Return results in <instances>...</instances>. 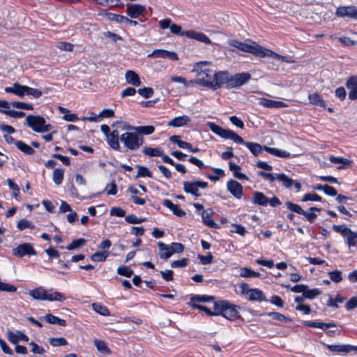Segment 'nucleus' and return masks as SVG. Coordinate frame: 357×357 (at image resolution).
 Returning <instances> with one entry per match:
<instances>
[{
    "label": "nucleus",
    "instance_id": "obj_16",
    "mask_svg": "<svg viewBox=\"0 0 357 357\" xmlns=\"http://www.w3.org/2000/svg\"><path fill=\"white\" fill-rule=\"evenodd\" d=\"M145 10V7L141 4H128L127 5L126 13L130 18L135 19L142 15Z\"/></svg>",
    "mask_w": 357,
    "mask_h": 357
},
{
    "label": "nucleus",
    "instance_id": "obj_61",
    "mask_svg": "<svg viewBox=\"0 0 357 357\" xmlns=\"http://www.w3.org/2000/svg\"><path fill=\"white\" fill-rule=\"evenodd\" d=\"M0 291L6 292H15L17 287L8 283L0 281Z\"/></svg>",
    "mask_w": 357,
    "mask_h": 357
},
{
    "label": "nucleus",
    "instance_id": "obj_27",
    "mask_svg": "<svg viewBox=\"0 0 357 357\" xmlns=\"http://www.w3.org/2000/svg\"><path fill=\"white\" fill-rule=\"evenodd\" d=\"M190 121V118L188 116L183 115L174 118L168 122L167 125L172 127H181L188 124Z\"/></svg>",
    "mask_w": 357,
    "mask_h": 357
},
{
    "label": "nucleus",
    "instance_id": "obj_1",
    "mask_svg": "<svg viewBox=\"0 0 357 357\" xmlns=\"http://www.w3.org/2000/svg\"><path fill=\"white\" fill-rule=\"evenodd\" d=\"M206 126L209 128L211 132L219 137L226 139H231L237 144H244L255 156L261 154L264 149V147H262L259 144L251 142H245L241 136L233 130L225 129L222 127L216 125L215 123L208 121L206 123Z\"/></svg>",
    "mask_w": 357,
    "mask_h": 357
},
{
    "label": "nucleus",
    "instance_id": "obj_62",
    "mask_svg": "<svg viewBox=\"0 0 357 357\" xmlns=\"http://www.w3.org/2000/svg\"><path fill=\"white\" fill-rule=\"evenodd\" d=\"M338 41L344 46H354L357 45V41L351 40L349 37H340L337 38Z\"/></svg>",
    "mask_w": 357,
    "mask_h": 357
},
{
    "label": "nucleus",
    "instance_id": "obj_46",
    "mask_svg": "<svg viewBox=\"0 0 357 357\" xmlns=\"http://www.w3.org/2000/svg\"><path fill=\"white\" fill-rule=\"evenodd\" d=\"M64 171L63 169L56 168L53 172V181L56 185H60L63 179Z\"/></svg>",
    "mask_w": 357,
    "mask_h": 357
},
{
    "label": "nucleus",
    "instance_id": "obj_10",
    "mask_svg": "<svg viewBox=\"0 0 357 357\" xmlns=\"http://www.w3.org/2000/svg\"><path fill=\"white\" fill-rule=\"evenodd\" d=\"M12 253L14 256L18 257H23L25 255H36L33 245L29 243H24L19 245L12 250Z\"/></svg>",
    "mask_w": 357,
    "mask_h": 357
},
{
    "label": "nucleus",
    "instance_id": "obj_45",
    "mask_svg": "<svg viewBox=\"0 0 357 357\" xmlns=\"http://www.w3.org/2000/svg\"><path fill=\"white\" fill-rule=\"evenodd\" d=\"M136 167L137 169V174L136 175V178L146 177V176L149 177V178L153 177L151 172L146 167L142 166V165H137Z\"/></svg>",
    "mask_w": 357,
    "mask_h": 357
},
{
    "label": "nucleus",
    "instance_id": "obj_63",
    "mask_svg": "<svg viewBox=\"0 0 357 357\" xmlns=\"http://www.w3.org/2000/svg\"><path fill=\"white\" fill-rule=\"evenodd\" d=\"M137 92L145 98H151L153 94V90L151 87H144L138 89Z\"/></svg>",
    "mask_w": 357,
    "mask_h": 357
},
{
    "label": "nucleus",
    "instance_id": "obj_56",
    "mask_svg": "<svg viewBox=\"0 0 357 357\" xmlns=\"http://www.w3.org/2000/svg\"><path fill=\"white\" fill-rule=\"evenodd\" d=\"M286 206L289 210L298 214L302 215L304 213V210L298 204H294L291 202H287Z\"/></svg>",
    "mask_w": 357,
    "mask_h": 357
},
{
    "label": "nucleus",
    "instance_id": "obj_7",
    "mask_svg": "<svg viewBox=\"0 0 357 357\" xmlns=\"http://www.w3.org/2000/svg\"><path fill=\"white\" fill-rule=\"evenodd\" d=\"M228 43L230 46L234 47L245 52L251 53L259 57L263 49L262 46H260L255 43H252V44H247L238 40H229Z\"/></svg>",
    "mask_w": 357,
    "mask_h": 357
},
{
    "label": "nucleus",
    "instance_id": "obj_2",
    "mask_svg": "<svg viewBox=\"0 0 357 357\" xmlns=\"http://www.w3.org/2000/svg\"><path fill=\"white\" fill-rule=\"evenodd\" d=\"M207 63L206 61H202L194 66L192 71L197 73V78L191 80L190 83L195 82L212 89L215 73L207 67Z\"/></svg>",
    "mask_w": 357,
    "mask_h": 357
},
{
    "label": "nucleus",
    "instance_id": "obj_22",
    "mask_svg": "<svg viewBox=\"0 0 357 357\" xmlns=\"http://www.w3.org/2000/svg\"><path fill=\"white\" fill-rule=\"evenodd\" d=\"M123 130H135L136 131L139 135H151L152 134L155 128L152 126H128L126 127H124Z\"/></svg>",
    "mask_w": 357,
    "mask_h": 357
},
{
    "label": "nucleus",
    "instance_id": "obj_12",
    "mask_svg": "<svg viewBox=\"0 0 357 357\" xmlns=\"http://www.w3.org/2000/svg\"><path fill=\"white\" fill-rule=\"evenodd\" d=\"M251 79V75L248 73H242L235 74L230 77L229 88L240 86Z\"/></svg>",
    "mask_w": 357,
    "mask_h": 357
},
{
    "label": "nucleus",
    "instance_id": "obj_58",
    "mask_svg": "<svg viewBox=\"0 0 357 357\" xmlns=\"http://www.w3.org/2000/svg\"><path fill=\"white\" fill-rule=\"evenodd\" d=\"M125 220L127 222H128L130 224H139V223H142L144 221H145L146 218H137L134 214H130V215H126L125 217Z\"/></svg>",
    "mask_w": 357,
    "mask_h": 357
},
{
    "label": "nucleus",
    "instance_id": "obj_54",
    "mask_svg": "<svg viewBox=\"0 0 357 357\" xmlns=\"http://www.w3.org/2000/svg\"><path fill=\"white\" fill-rule=\"evenodd\" d=\"M25 95L33 96L38 98L42 96V91L27 86H25Z\"/></svg>",
    "mask_w": 357,
    "mask_h": 357
},
{
    "label": "nucleus",
    "instance_id": "obj_3",
    "mask_svg": "<svg viewBox=\"0 0 357 357\" xmlns=\"http://www.w3.org/2000/svg\"><path fill=\"white\" fill-rule=\"evenodd\" d=\"M28 294L35 300L63 302L66 296L63 294L53 289H45L42 287L29 290Z\"/></svg>",
    "mask_w": 357,
    "mask_h": 357
},
{
    "label": "nucleus",
    "instance_id": "obj_30",
    "mask_svg": "<svg viewBox=\"0 0 357 357\" xmlns=\"http://www.w3.org/2000/svg\"><path fill=\"white\" fill-rule=\"evenodd\" d=\"M329 160L334 164H340L341 165L337 167L338 169H343L344 167H351L352 163V161L347 158L335 157L333 155H331L329 157Z\"/></svg>",
    "mask_w": 357,
    "mask_h": 357
},
{
    "label": "nucleus",
    "instance_id": "obj_24",
    "mask_svg": "<svg viewBox=\"0 0 357 357\" xmlns=\"http://www.w3.org/2000/svg\"><path fill=\"white\" fill-rule=\"evenodd\" d=\"M213 210L211 208H208L206 211H203L202 212V218L203 222L208 227L211 228H217L218 227V224L215 223L212 219Z\"/></svg>",
    "mask_w": 357,
    "mask_h": 357
},
{
    "label": "nucleus",
    "instance_id": "obj_18",
    "mask_svg": "<svg viewBox=\"0 0 357 357\" xmlns=\"http://www.w3.org/2000/svg\"><path fill=\"white\" fill-rule=\"evenodd\" d=\"M120 136L117 130H114L107 136V142L109 146L114 150L119 151L120 149Z\"/></svg>",
    "mask_w": 357,
    "mask_h": 357
},
{
    "label": "nucleus",
    "instance_id": "obj_23",
    "mask_svg": "<svg viewBox=\"0 0 357 357\" xmlns=\"http://www.w3.org/2000/svg\"><path fill=\"white\" fill-rule=\"evenodd\" d=\"M248 299L250 301H266V298L263 291L259 289H251L248 294Z\"/></svg>",
    "mask_w": 357,
    "mask_h": 357
},
{
    "label": "nucleus",
    "instance_id": "obj_38",
    "mask_svg": "<svg viewBox=\"0 0 357 357\" xmlns=\"http://www.w3.org/2000/svg\"><path fill=\"white\" fill-rule=\"evenodd\" d=\"M310 102L314 105L322 107H326V104L323 98L317 93L310 94L308 96Z\"/></svg>",
    "mask_w": 357,
    "mask_h": 357
},
{
    "label": "nucleus",
    "instance_id": "obj_39",
    "mask_svg": "<svg viewBox=\"0 0 357 357\" xmlns=\"http://www.w3.org/2000/svg\"><path fill=\"white\" fill-rule=\"evenodd\" d=\"M327 348L331 351L349 353L351 347L349 344H328Z\"/></svg>",
    "mask_w": 357,
    "mask_h": 357
},
{
    "label": "nucleus",
    "instance_id": "obj_32",
    "mask_svg": "<svg viewBox=\"0 0 357 357\" xmlns=\"http://www.w3.org/2000/svg\"><path fill=\"white\" fill-rule=\"evenodd\" d=\"M264 150L267 151L271 155H273L280 158H289L290 157V153L287 152L286 151L280 150L276 148H271L267 146H264Z\"/></svg>",
    "mask_w": 357,
    "mask_h": 357
},
{
    "label": "nucleus",
    "instance_id": "obj_42",
    "mask_svg": "<svg viewBox=\"0 0 357 357\" xmlns=\"http://www.w3.org/2000/svg\"><path fill=\"white\" fill-rule=\"evenodd\" d=\"M109 256V252L107 250L97 251L91 256V259L93 261H104Z\"/></svg>",
    "mask_w": 357,
    "mask_h": 357
},
{
    "label": "nucleus",
    "instance_id": "obj_13",
    "mask_svg": "<svg viewBox=\"0 0 357 357\" xmlns=\"http://www.w3.org/2000/svg\"><path fill=\"white\" fill-rule=\"evenodd\" d=\"M149 57H159L162 59H168L172 61H177L178 59V54L175 52L167 51L165 50H155L148 55Z\"/></svg>",
    "mask_w": 357,
    "mask_h": 357
},
{
    "label": "nucleus",
    "instance_id": "obj_60",
    "mask_svg": "<svg viewBox=\"0 0 357 357\" xmlns=\"http://www.w3.org/2000/svg\"><path fill=\"white\" fill-rule=\"evenodd\" d=\"M118 274L126 277H130L133 274L132 270L128 266H119L117 268Z\"/></svg>",
    "mask_w": 357,
    "mask_h": 357
},
{
    "label": "nucleus",
    "instance_id": "obj_52",
    "mask_svg": "<svg viewBox=\"0 0 357 357\" xmlns=\"http://www.w3.org/2000/svg\"><path fill=\"white\" fill-rule=\"evenodd\" d=\"M11 106L17 109H22L26 110H33V107L31 104L25 103L20 101H12L10 102Z\"/></svg>",
    "mask_w": 357,
    "mask_h": 357
},
{
    "label": "nucleus",
    "instance_id": "obj_44",
    "mask_svg": "<svg viewBox=\"0 0 357 357\" xmlns=\"http://www.w3.org/2000/svg\"><path fill=\"white\" fill-rule=\"evenodd\" d=\"M321 293L322 291L317 288L310 289L307 287L304 290L303 297L308 299H313L319 296Z\"/></svg>",
    "mask_w": 357,
    "mask_h": 357
},
{
    "label": "nucleus",
    "instance_id": "obj_53",
    "mask_svg": "<svg viewBox=\"0 0 357 357\" xmlns=\"http://www.w3.org/2000/svg\"><path fill=\"white\" fill-rule=\"evenodd\" d=\"M85 243L86 240L84 238H78L73 241L70 244L67 245L66 249L68 250H73L83 246Z\"/></svg>",
    "mask_w": 357,
    "mask_h": 357
},
{
    "label": "nucleus",
    "instance_id": "obj_37",
    "mask_svg": "<svg viewBox=\"0 0 357 357\" xmlns=\"http://www.w3.org/2000/svg\"><path fill=\"white\" fill-rule=\"evenodd\" d=\"M142 153L151 157H158L162 156L163 151L161 148H152L149 146H145L142 149Z\"/></svg>",
    "mask_w": 357,
    "mask_h": 357
},
{
    "label": "nucleus",
    "instance_id": "obj_34",
    "mask_svg": "<svg viewBox=\"0 0 357 357\" xmlns=\"http://www.w3.org/2000/svg\"><path fill=\"white\" fill-rule=\"evenodd\" d=\"M253 203L259 206H266L268 199L261 192H255L253 194Z\"/></svg>",
    "mask_w": 357,
    "mask_h": 357
},
{
    "label": "nucleus",
    "instance_id": "obj_5",
    "mask_svg": "<svg viewBox=\"0 0 357 357\" xmlns=\"http://www.w3.org/2000/svg\"><path fill=\"white\" fill-rule=\"evenodd\" d=\"M121 135L120 141L124 146L131 151L138 149L144 143V137L135 130H130Z\"/></svg>",
    "mask_w": 357,
    "mask_h": 357
},
{
    "label": "nucleus",
    "instance_id": "obj_40",
    "mask_svg": "<svg viewBox=\"0 0 357 357\" xmlns=\"http://www.w3.org/2000/svg\"><path fill=\"white\" fill-rule=\"evenodd\" d=\"M91 307L96 312L100 314V315H102V316H109L110 315L109 311L107 309V307L102 304L94 303H92Z\"/></svg>",
    "mask_w": 357,
    "mask_h": 357
},
{
    "label": "nucleus",
    "instance_id": "obj_50",
    "mask_svg": "<svg viewBox=\"0 0 357 357\" xmlns=\"http://www.w3.org/2000/svg\"><path fill=\"white\" fill-rule=\"evenodd\" d=\"M192 307L198 309L199 310L204 311L208 316H215L217 315V312L215 311L213 308H209L205 305H199L198 303L192 304Z\"/></svg>",
    "mask_w": 357,
    "mask_h": 357
},
{
    "label": "nucleus",
    "instance_id": "obj_31",
    "mask_svg": "<svg viewBox=\"0 0 357 357\" xmlns=\"http://www.w3.org/2000/svg\"><path fill=\"white\" fill-rule=\"evenodd\" d=\"M229 169L233 172L234 176L240 180H248V177L241 172V167L232 162H229Z\"/></svg>",
    "mask_w": 357,
    "mask_h": 357
},
{
    "label": "nucleus",
    "instance_id": "obj_17",
    "mask_svg": "<svg viewBox=\"0 0 357 357\" xmlns=\"http://www.w3.org/2000/svg\"><path fill=\"white\" fill-rule=\"evenodd\" d=\"M260 57H261V58L272 57L273 59H278L282 62H285V63H288L293 62V60L291 57L278 54L276 52H274L272 50L266 49L264 47H263Z\"/></svg>",
    "mask_w": 357,
    "mask_h": 357
},
{
    "label": "nucleus",
    "instance_id": "obj_15",
    "mask_svg": "<svg viewBox=\"0 0 357 357\" xmlns=\"http://www.w3.org/2000/svg\"><path fill=\"white\" fill-rule=\"evenodd\" d=\"M227 190L236 198L241 199L243 195V187L238 181L231 179L227 184Z\"/></svg>",
    "mask_w": 357,
    "mask_h": 357
},
{
    "label": "nucleus",
    "instance_id": "obj_9",
    "mask_svg": "<svg viewBox=\"0 0 357 357\" xmlns=\"http://www.w3.org/2000/svg\"><path fill=\"white\" fill-rule=\"evenodd\" d=\"M208 186V183L202 181H195L192 182L184 181L183 182V190L185 192L191 194L196 197L201 196L199 192V188H206Z\"/></svg>",
    "mask_w": 357,
    "mask_h": 357
},
{
    "label": "nucleus",
    "instance_id": "obj_55",
    "mask_svg": "<svg viewBox=\"0 0 357 357\" xmlns=\"http://www.w3.org/2000/svg\"><path fill=\"white\" fill-rule=\"evenodd\" d=\"M330 279L335 282L338 283L342 280V271L339 270H335L328 273Z\"/></svg>",
    "mask_w": 357,
    "mask_h": 357
},
{
    "label": "nucleus",
    "instance_id": "obj_43",
    "mask_svg": "<svg viewBox=\"0 0 357 357\" xmlns=\"http://www.w3.org/2000/svg\"><path fill=\"white\" fill-rule=\"evenodd\" d=\"M169 140L172 143L177 144L179 148H181V149H191V144L180 139V137L178 136V135H173V136H172L169 138Z\"/></svg>",
    "mask_w": 357,
    "mask_h": 357
},
{
    "label": "nucleus",
    "instance_id": "obj_21",
    "mask_svg": "<svg viewBox=\"0 0 357 357\" xmlns=\"http://www.w3.org/2000/svg\"><path fill=\"white\" fill-rule=\"evenodd\" d=\"M347 87L350 89L349 98L355 100L357 98V77H350L346 84Z\"/></svg>",
    "mask_w": 357,
    "mask_h": 357
},
{
    "label": "nucleus",
    "instance_id": "obj_36",
    "mask_svg": "<svg viewBox=\"0 0 357 357\" xmlns=\"http://www.w3.org/2000/svg\"><path fill=\"white\" fill-rule=\"evenodd\" d=\"M44 319L46 322L50 324H56L61 326H66V321L64 319H60L52 314H47L44 317Z\"/></svg>",
    "mask_w": 357,
    "mask_h": 357
},
{
    "label": "nucleus",
    "instance_id": "obj_48",
    "mask_svg": "<svg viewBox=\"0 0 357 357\" xmlns=\"http://www.w3.org/2000/svg\"><path fill=\"white\" fill-rule=\"evenodd\" d=\"M310 211H311L310 213V212H307V211H304V213H303L302 215H304L306 219L310 222H313L314 221V220L317 218V215L314 213L315 211H321V208H317V207H311L310 208Z\"/></svg>",
    "mask_w": 357,
    "mask_h": 357
},
{
    "label": "nucleus",
    "instance_id": "obj_11",
    "mask_svg": "<svg viewBox=\"0 0 357 357\" xmlns=\"http://www.w3.org/2000/svg\"><path fill=\"white\" fill-rule=\"evenodd\" d=\"M212 89L216 90L222 87L225 84H227L229 87L230 76L226 71H219L214 73V79H213Z\"/></svg>",
    "mask_w": 357,
    "mask_h": 357
},
{
    "label": "nucleus",
    "instance_id": "obj_64",
    "mask_svg": "<svg viewBox=\"0 0 357 357\" xmlns=\"http://www.w3.org/2000/svg\"><path fill=\"white\" fill-rule=\"evenodd\" d=\"M303 202L307 201H314V202H320L321 201V197L316 193H307L305 195V196L302 199Z\"/></svg>",
    "mask_w": 357,
    "mask_h": 357
},
{
    "label": "nucleus",
    "instance_id": "obj_20",
    "mask_svg": "<svg viewBox=\"0 0 357 357\" xmlns=\"http://www.w3.org/2000/svg\"><path fill=\"white\" fill-rule=\"evenodd\" d=\"M4 91L8 93H13L20 98H22L25 96V85L15 82L12 86L6 87Z\"/></svg>",
    "mask_w": 357,
    "mask_h": 357
},
{
    "label": "nucleus",
    "instance_id": "obj_4",
    "mask_svg": "<svg viewBox=\"0 0 357 357\" xmlns=\"http://www.w3.org/2000/svg\"><path fill=\"white\" fill-rule=\"evenodd\" d=\"M213 309L217 312V315L221 314L229 320H234L238 317L236 306L226 301H214Z\"/></svg>",
    "mask_w": 357,
    "mask_h": 357
},
{
    "label": "nucleus",
    "instance_id": "obj_25",
    "mask_svg": "<svg viewBox=\"0 0 357 357\" xmlns=\"http://www.w3.org/2000/svg\"><path fill=\"white\" fill-rule=\"evenodd\" d=\"M259 102L261 105L268 108H280L287 107V105L284 102L266 98H260Z\"/></svg>",
    "mask_w": 357,
    "mask_h": 357
},
{
    "label": "nucleus",
    "instance_id": "obj_28",
    "mask_svg": "<svg viewBox=\"0 0 357 357\" xmlns=\"http://www.w3.org/2000/svg\"><path fill=\"white\" fill-rule=\"evenodd\" d=\"M125 78L126 82L132 85L138 86L141 84L139 75L133 70H129L126 73Z\"/></svg>",
    "mask_w": 357,
    "mask_h": 357
},
{
    "label": "nucleus",
    "instance_id": "obj_51",
    "mask_svg": "<svg viewBox=\"0 0 357 357\" xmlns=\"http://www.w3.org/2000/svg\"><path fill=\"white\" fill-rule=\"evenodd\" d=\"M17 227L18 228L19 230L22 231L26 228L33 229L35 228V226L32 223V222H31L26 219H21L18 222Z\"/></svg>",
    "mask_w": 357,
    "mask_h": 357
},
{
    "label": "nucleus",
    "instance_id": "obj_26",
    "mask_svg": "<svg viewBox=\"0 0 357 357\" xmlns=\"http://www.w3.org/2000/svg\"><path fill=\"white\" fill-rule=\"evenodd\" d=\"M186 37L202 42L205 44H211V40L209 39V38L202 32L188 31V33H186Z\"/></svg>",
    "mask_w": 357,
    "mask_h": 357
},
{
    "label": "nucleus",
    "instance_id": "obj_19",
    "mask_svg": "<svg viewBox=\"0 0 357 357\" xmlns=\"http://www.w3.org/2000/svg\"><path fill=\"white\" fill-rule=\"evenodd\" d=\"M7 338L9 340V342L13 344H17L20 340L24 342L29 341L28 336L20 331H17L16 333H14L8 330L7 331Z\"/></svg>",
    "mask_w": 357,
    "mask_h": 357
},
{
    "label": "nucleus",
    "instance_id": "obj_14",
    "mask_svg": "<svg viewBox=\"0 0 357 357\" xmlns=\"http://www.w3.org/2000/svg\"><path fill=\"white\" fill-rule=\"evenodd\" d=\"M335 15L337 17H349L357 19V8L355 6H340L337 8Z\"/></svg>",
    "mask_w": 357,
    "mask_h": 357
},
{
    "label": "nucleus",
    "instance_id": "obj_35",
    "mask_svg": "<svg viewBox=\"0 0 357 357\" xmlns=\"http://www.w3.org/2000/svg\"><path fill=\"white\" fill-rule=\"evenodd\" d=\"M93 344L95 347H96L97 350L103 354H110L111 350L107 346L105 341L99 339H94L93 340Z\"/></svg>",
    "mask_w": 357,
    "mask_h": 357
},
{
    "label": "nucleus",
    "instance_id": "obj_41",
    "mask_svg": "<svg viewBox=\"0 0 357 357\" xmlns=\"http://www.w3.org/2000/svg\"><path fill=\"white\" fill-rule=\"evenodd\" d=\"M15 144L18 149H20L25 154L32 155L35 153V151L30 146L27 145L22 141H17L15 142Z\"/></svg>",
    "mask_w": 357,
    "mask_h": 357
},
{
    "label": "nucleus",
    "instance_id": "obj_8",
    "mask_svg": "<svg viewBox=\"0 0 357 357\" xmlns=\"http://www.w3.org/2000/svg\"><path fill=\"white\" fill-rule=\"evenodd\" d=\"M333 229L347 238V243L349 248L354 247L357 244V233L353 231L344 225H334Z\"/></svg>",
    "mask_w": 357,
    "mask_h": 357
},
{
    "label": "nucleus",
    "instance_id": "obj_49",
    "mask_svg": "<svg viewBox=\"0 0 357 357\" xmlns=\"http://www.w3.org/2000/svg\"><path fill=\"white\" fill-rule=\"evenodd\" d=\"M49 343L52 347H60V346H66L68 344V342L64 337H50L49 338Z\"/></svg>",
    "mask_w": 357,
    "mask_h": 357
},
{
    "label": "nucleus",
    "instance_id": "obj_57",
    "mask_svg": "<svg viewBox=\"0 0 357 357\" xmlns=\"http://www.w3.org/2000/svg\"><path fill=\"white\" fill-rule=\"evenodd\" d=\"M170 31L172 33L181 36H186V33H188V31H183L181 26L176 24H173L170 26Z\"/></svg>",
    "mask_w": 357,
    "mask_h": 357
},
{
    "label": "nucleus",
    "instance_id": "obj_47",
    "mask_svg": "<svg viewBox=\"0 0 357 357\" xmlns=\"http://www.w3.org/2000/svg\"><path fill=\"white\" fill-rule=\"evenodd\" d=\"M276 178L279 181L282 182L283 186L287 188H290L293 185L294 180L284 174H279L277 175Z\"/></svg>",
    "mask_w": 357,
    "mask_h": 357
},
{
    "label": "nucleus",
    "instance_id": "obj_29",
    "mask_svg": "<svg viewBox=\"0 0 357 357\" xmlns=\"http://www.w3.org/2000/svg\"><path fill=\"white\" fill-rule=\"evenodd\" d=\"M304 325L311 328H319L322 330H326L331 327L336 326L334 322L324 323L320 321H305Z\"/></svg>",
    "mask_w": 357,
    "mask_h": 357
},
{
    "label": "nucleus",
    "instance_id": "obj_59",
    "mask_svg": "<svg viewBox=\"0 0 357 357\" xmlns=\"http://www.w3.org/2000/svg\"><path fill=\"white\" fill-rule=\"evenodd\" d=\"M105 14L109 20L116 22L119 24L123 23V19L124 17L123 15H119V14H114V13H106Z\"/></svg>",
    "mask_w": 357,
    "mask_h": 357
},
{
    "label": "nucleus",
    "instance_id": "obj_6",
    "mask_svg": "<svg viewBox=\"0 0 357 357\" xmlns=\"http://www.w3.org/2000/svg\"><path fill=\"white\" fill-rule=\"evenodd\" d=\"M25 121L26 124L36 132H45L53 128L52 126L46 123L45 119L40 115H28Z\"/></svg>",
    "mask_w": 357,
    "mask_h": 357
},
{
    "label": "nucleus",
    "instance_id": "obj_33",
    "mask_svg": "<svg viewBox=\"0 0 357 357\" xmlns=\"http://www.w3.org/2000/svg\"><path fill=\"white\" fill-rule=\"evenodd\" d=\"M212 301V303L215 301V297L212 296L206 295H196L193 296L190 299V304L198 303H208Z\"/></svg>",
    "mask_w": 357,
    "mask_h": 357
}]
</instances>
